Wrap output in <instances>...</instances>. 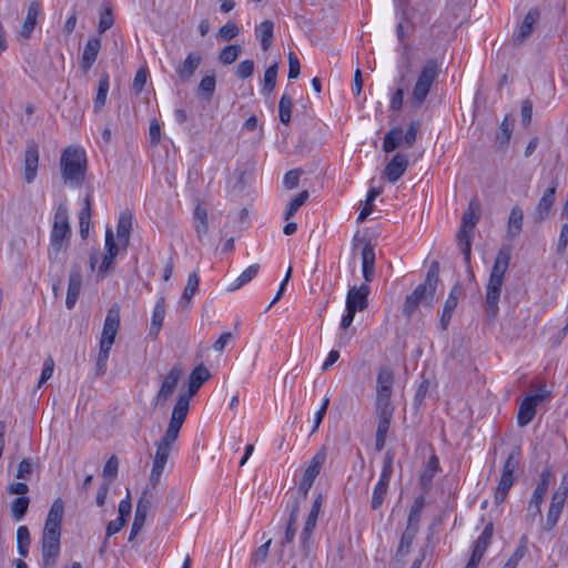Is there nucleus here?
I'll list each match as a JSON object with an SVG mask.
<instances>
[{"mask_svg": "<svg viewBox=\"0 0 568 568\" xmlns=\"http://www.w3.org/2000/svg\"><path fill=\"white\" fill-rule=\"evenodd\" d=\"M165 316V298L164 296H160L154 305L152 318H151V328L150 334L156 336L162 328L163 321Z\"/></svg>", "mask_w": 568, "mask_h": 568, "instance_id": "36", "label": "nucleus"}, {"mask_svg": "<svg viewBox=\"0 0 568 568\" xmlns=\"http://www.w3.org/2000/svg\"><path fill=\"white\" fill-rule=\"evenodd\" d=\"M479 203L471 201L463 213L462 224L457 233L458 246L464 255L466 265L470 264L473 232L479 221Z\"/></svg>", "mask_w": 568, "mask_h": 568, "instance_id": "7", "label": "nucleus"}, {"mask_svg": "<svg viewBox=\"0 0 568 568\" xmlns=\"http://www.w3.org/2000/svg\"><path fill=\"white\" fill-rule=\"evenodd\" d=\"M527 544H528L527 536L526 535L521 536L518 546L516 547V549L513 552V555L510 556V558L507 560L508 565H510L514 568H517L519 561L523 559V557L527 552Z\"/></svg>", "mask_w": 568, "mask_h": 568, "instance_id": "51", "label": "nucleus"}, {"mask_svg": "<svg viewBox=\"0 0 568 568\" xmlns=\"http://www.w3.org/2000/svg\"><path fill=\"white\" fill-rule=\"evenodd\" d=\"M504 278L489 275L488 284L486 286V305L487 314L490 317H496L499 311L498 302L501 294Z\"/></svg>", "mask_w": 568, "mask_h": 568, "instance_id": "15", "label": "nucleus"}, {"mask_svg": "<svg viewBox=\"0 0 568 568\" xmlns=\"http://www.w3.org/2000/svg\"><path fill=\"white\" fill-rule=\"evenodd\" d=\"M239 27L234 22H227L219 30V37L224 41H231L239 34Z\"/></svg>", "mask_w": 568, "mask_h": 568, "instance_id": "62", "label": "nucleus"}, {"mask_svg": "<svg viewBox=\"0 0 568 568\" xmlns=\"http://www.w3.org/2000/svg\"><path fill=\"white\" fill-rule=\"evenodd\" d=\"M91 199L90 194H88L84 199V206L81 209L79 214L80 235L82 239H85L89 234L91 225Z\"/></svg>", "mask_w": 568, "mask_h": 568, "instance_id": "39", "label": "nucleus"}, {"mask_svg": "<svg viewBox=\"0 0 568 568\" xmlns=\"http://www.w3.org/2000/svg\"><path fill=\"white\" fill-rule=\"evenodd\" d=\"M133 215L130 211H122L119 215L116 236L119 243L125 248L130 242Z\"/></svg>", "mask_w": 568, "mask_h": 568, "instance_id": "29", "label": "nucleus"}, {"mask_svg": "<svg viewBox=\"0 0 568 568\" xmlns=\"http://www.w3.org/2000/svg\"><path fill=\"white\" fill-rule=\"evenodd\" d=\"M119 469V460L115 456H111L104 467H103V477L110 483L112 481L116 475Z\"/></svg>", "mask_w": 568, "mask_h": 568, "instance_id": "59", "label": "nucleus"}, {"mask_svg": "<svg viewBox=\"0 0 568 568\" xmlns=\"http://www.w3.org/2000/svg\"><path fill=\"white\" fill-rule=\"evenodd\" d=\"M292 108H293V100L292 97L284 93L278 102V116L280 121L283 124H288L291 121L292 115Z\"/></svg>", "mask_w": 568, "mask_h": 568, "instance_id": "45", "label": "nucleus"}, {"mask_svg": "<svg viewBox=\"0 0 568 568\" xmlns=\"http://www.w3.org/2000/svg\"><path fill=\"white\" fill-rule=\"evenodd\" d=\"M310 196L308 191L304 190L301 193H298L287 205L284 219L287 221L290 220L297 211L298 209L307 201Z\"/></svg>", "mask_w": 568, "mask_h": 568, "instance_id": "49", "label": "nucleus"}, {"mask_svg": "<svg viewBox=\"0 0 568 568\" xmlns=\"http://www.w3.org/2000/svg\"><path fill=\"white\" fill-rule=\"evenodd\" d=\"M326 446H322L313 456L308 466L306 467L298 486V494L301 495L303 500L307 498L308 491L312 488L316 477L320 475L321 469L326 462Z\"/></svg>", "mask_w": 568, "mask_h": 568, "instance_id": "11", "label": "nucleus"}, {"mask_svg": "<svg viewBox=\"0 0 568 568\" xmlns=\"http://www.w3.org/2000/svg\"><path fill=\"white\" fill-rule=\"evenodd\" d=\"M260 265L252 264L245 271L241 273V275L230 285L229 291L233 292L251 282L258 273Z\"/></svg>", "mask_w": 568, "mask_h": 568, "instance_id": "43", "label": "nucleus"}, {"mask_svg": "<svg viewBox=\"0 0 568 568\" xmlns=\"http://www.w3.org/2000/svg\"><path fill=\"white\" fill-rule=\"evenodd\" d=\"M393 471V459L387 454L384 460L383 469L379 476V479L374 487L372 501H371V508L373 510H377L382 507L384 499L387 495L389 480Z\"/></svg>", "mask_w": 568, "mask_h": 568, "instance_id": "12", "label": "nucleus"}, {"mask_svg": "<svg viewBox=\"0 0 568 568\" xmlns=\"http://www.w3.org/2000/svg\"><path fill=\"white\" fill-rule=\"evenodd\" d=\"M558 181L555 179L550 182V185L544 191L538 204L536 206V220L541 222L549 216L550 210L556 201V191L558 187Z\"/></svg>", "mask_w": 568, "mask_h": 568, "instance_id": "18", "label": "nucleus"}, {"mask_svg": "<svg viewBox=\"0 0 568 568\" xmlns=\"http://www.w3.org/2000/svg\"><path fill=\"white\" fill-rule=\"evenodd\" d=\"M493 529L494 528H493V524L491 523L486 525V527L484 528L483 532L480 534V536L475 541V546H474L473 552L470 555L471 559L480 562V560L483 559V557H484L488 546L491 542Z\"/></svg>", "mask_w": 568, "mask_h": 568, "instance_id": "31", "label": "nucleus"}, {"mask_svg": "<svg viewBox=\"0 0 568 568\" xmlns=\"http://www.w3.org/2000/svg\"><path fill=\"white\" fill-rule=\"evenodd\" d=\"M274 23L271 20H264L256 29L255 34L261 42L263 51H267L273 42Z\"/></svg>", "mask_w": 568, "mask_h": 568, "instance_id": "35", "label": "nucleus"}, {"mask_svg": "<svg viewBox=\"0 0 568 568\" xmlns=\"http://www.w3.org/2000/svg\"><path fill=\"white\" fill-rule=\"evenodd\" d=\"M438 281L439 263L434 261L427 271L424 283L417 285L416 288L406 296L405 303L403 305L404 316L409 318L415 313L418 305L423 302L428 306L433 305Z\"/></svg>", "mask_w": 568, "mask_h": 568, "instance_id": "2", "label": "nucleus"}, {"mask_svg": "<svg viewBox=\"0 0 568 568\" xmlns=\"http://www.w3.org/2000/svg\"><path fill=\"white\" fill-rule=\"evenodd\" d=\"M524 225V211L519 205H515L511 207L508 221H507V227H506V237L508 240H515L517 239Z\"/></svg>", "mask_w": 568, "mask_h": 568, "instance_id": "27", "label": "nucleus"}, {"mask_svg": "<svg viewBox=\"0 0 568 568\" xmlns=\"http://www.w3.org/2000/svg\"><path fill=\"white\" fill-rule=\"evenodd\" d=\"M109 79H110L109 74L105 73V72L102 73L100 79H99L98 92H97V97H95V100H94V109L97 111L102 109L104 106V104H105L108 92H109V87H110V80Z\"/></svg>", "mask_w": 568, "mask_h": 568, "instance_id": "41", "label": "nucleus"}, {"mask_svg": "<svg viewBox=\"0 0 568 568\" xmlns=\"http://www.w3.org/2000/svg\"><path fill=\"white\" fill-rule=\"evenodd\" d=\"M513 132V123L508 121L507 116L503 120L499 125V132L497 133V141L505 145L509 142Z\"/></svg>", "mask_w": 568, "mask_h": 568, "instance_id": "57", "label": "nucleus"}, {"mask_svg": "<svg viewBox=\"0 0 568 568\" xmlns=\"http://www.w3.org/2000/svg\"><path fill=\"white\" fill-rule=\"evenodd\" d=\"M439 470V459L436 455L429 457L425 469L420 475L423 483L432 481L436 473Z\"/></svg>", "mask_w": 568, "mask_h": 568, "instance_id": "54", "label": "nucleus"}, {"mask_svg": "<svg viewBox=\"0 0 568 568\" xmlns=\"http://www.w3.org/2000/svg\"><path fill=\"white\" fill-rule=\"evenodd\" d=\"M241 51L242 48L239 44L226 45L221 51L219 59L223 64H231L239 58Z\"/></svg>", "mask_w": 568, "mask_h": 568, "instance_id": "53", "label": "nucleus"}, {"mask_svg": "<svg viewBox=\"0 0 568 568\" xmlns=\"http://www.w3.org/2000/svg\"><path fill=\"white\" fill-rule=\"evenodd\" d=\"M550 478V470L544 469L540 473L539 481L532 491V495L527 507V515L525 517V520L528 525H532L535 519L541 516V504L548 491Z\"/></svg>", "mask_w": 568, "mask_h": 568, "instance_id": "10", "label": "nucleus"}, {"mask_svg": "<svg viewBox=\"0 0 568 568\" xmlns=\"http://www.w3.org/2000/svg\"><path fill=\"white\" fill-rule=\"evenodd\" d=\"M568 246V223H564L560 227V234L557 242L556 252L564 255Z\"/></svg>", "mask_w": 568, "mask_h": 568, "instance_id": "64", "label": "nucleus"}, {"mask_svg": "<svg viewBox=\"0 0 568 568\" xmlns=\"http://www.w3.org/2000/svg\"><path fill=\"white\" fill-rule=\"evenodd\" d=\"M151 505H152L151 496L148 495L146 491H143L142 496L139 498V500L136 503L135 515L146 518L148 513L151 508Z\"/></svg>", "mask_w": 568, "mask_h": 568, "instance_id": "61", "label": "nucleus"}, {"mask_svg": "<svg viewBox=\"0 0 568 568\" xmlns=\"http://www.w3.org/2000/svg\"><path fill=\"white\" fill-rule=\"evenodd\" d=\"M418 528L406 526V529L402 534L399 545L396 550L397 556H406L412 547V544L418 532Z\"/></svg>", "mask_w": 568, "mask_h": 568, "instance_id": "40", "label": "nucleus"}, {"mask_svg": "<svg viewBox=\"0 0 568 568\" xmlns=\"http://www.w3.org/2000/svg\"><path fill=\"white\" fill-rule=\"evenodd\" d=\"M562 509L564 508H560L557 506H552V505L549 506L546 523L544 525V530L549 531L557 525Z\"/></svg>", "mask_w": 568, "mask_h": 568, "instance_id": "58", "label": "nucleus"}, {"mask_svg": "<svg viewBox=\"0 0 568 568\" xmlns=\"http://www.w3.org/2000/svg\"><path fill=\"white\" fill-rule=\"evenodd\" d=\"M211 377L209 369L199 365L195 367L189 377V389L186 393H182L179 395L178 400L173 407L172 414L179 419L185 420L189 409H190V400L197 393L200 387Z\"/></svg>", "mask_w": 568, "mask_h": 568, "instance_id": "8", "label": "nucleus"}, {"mask_svg": "<svg viewBox=\"0 0 568 568\" xmlns=\"http://www.w3.org/2000/svg\"><path fill=\"white\" fill-rule=\"evenodd\" d=\"M105 254L103 256L102 263L99 267V273L101 275L105 274L112 268L113 262L119 253V246L114 241V235L111 229L106 227L105 231Z\"/></svg>", "mask_w": 568, "mask_h": 568, "instance_id": "24", "label": "nucleus"}, {"mask_svg": "<svg viewBox=\"0 0 568 568\" xmlns=\"http://www.w3.org/2000/svg\"><path fill=\"white\" fill-rule=\"evenodd\" d=\"M404 142L403 129L400 126L392 128L383 139V151L390 153Z\"/></svg>", "mask_w": 568, "mask_h": 568, "instance_id": "38", "label": "nucleus"}, {"mask_svg": "<svg viewBox=\"0 0 568 568\" xmlns=\"http://www.w3.org/2000/svg\"><path fill=\"white\" fill-rule=\"evenodd\" d=\"M200 284V278L196 272H193L187 277V283L182 294V301L190 303L194 294L196 293Z\"/></svg>", "mask_w": 568, "mask_h": 568, "instance_id": "52", "label": "nucleus"}, {"mask_svg": "<svg viewBox=\"0 0 568 568\" xmlns=\"http://www.w3.org/2000/svg\"><path fill=\"white\" fill-rule=\"evenodd\" d=\"M30 499L26 496L17 497L11 504V516L16 521L21 520L29 507Z\"/></svg>", "mask_w": 568, "mask_h": 568, "instance_id": "46", "label": "nucleus"}, {"mask_svg": "<svg viewBox=\"0 0 568 568\" xmlns=\"http://www.w3.org/2000/svg\"><path fill=\"white\" fill-rule=\"evenodd\" d=\"M216 87L215 75H205L200 81L197 87V95L204 100L210 101L213 97Z\"/></svg>", "mask_w": 568, "mask_h": 568, "instance_id": "42", "label": "nucleus"}, {"mask_svg": "<svg viewBox=\"0 0 568 568\" xmlns=\"http://www.w3.org/2000/svg\"><path fill=\"white\" fill-rule=\"evenodd\" d=\"M64 515V503L57 498L47 515L42 538V568H54L60 556L61 525Z\"/></svg>", "mask_w": 568, "mask_h": 568, "instance_id": "1", "label": "nucleus"}, {"mask_svg": "<svg viewBox=\"0 0 568 568\" xmlns=\"http://www.w3.org/2000/svg\"><path fill=\"white\" fill-rule=\"evenodd\" d=\"M532 392L527 394L521 400L518 413L517 423L520 427L528 425L536 416V407L542 403L551 399L552 394L546 387L538 383H531Z\"/></svg>", "mask_w": 568, "mask_h": 568, "instance_id": "9", "label": "nucleus"}, {"mask_svg": "<svg viewBox=\"0 0 568 568\" xmlns=\"http://www.w3.org/2000/svg\"><path fill=\"white\" fill-rule=\"evenodd\" d=\"M101 49V39L98 37H91L87 41L82 57H81V69L88 72L94 64L99 51Z\"/></svg>", "mask_w": 568, "mask_h": 568, "instance_id": "26", "label": "nucleus"}, {"mask_svg": "<svg viewBox=\"0 0 568 568\" xmlns=\"http://www.w3.org/2000/svg\"><path fill=\"white\" fill-rule=\"evenodd\" d=\"M183 423L184 420L171 415L170 423L164 435L156 443V452L153 458V466L150 475V479L153 484L159 483L163 474L170 453L179 437Z\"/></svg>", "mask_w": 568, "mask_h": 568, "instance_id": "3", "label": "nucleus"}, {"mask_svg": "<svg viewBox=\"0 0 568 568\" xmlns=\"http://www.w3.org/2000/svg\"><path fill=\"white\" fill-rule=\"evenodd\" d=\"M379 194H381V189L372 187L368 191L366 200H365V204L357 216L358 223L364 222L368 217V215L373 212L374 201Z\"/></svg>", "mask_w": 568, "mask_h": 568, "instance_id": "44", "label": "nucleus"}, {"mask_svg": "<svg viewBox=\"0 0 568 568\" xmlns=\"http://www.w3.org/2000/svg\"><path fill=\"white\" fill-rule=\"evenodd\" d=\"M420 128L419 121H412L406 130L405 133H403L404 143L407 148H412L417 138V132Z\"/></svg>", "mask_w": 568, "mask_h": 568, "instance_id": "60", "label": "nucleus"}, {"mask_svg": "<svg viewBox=\"0 0 568 568\" xmlns=\"http://www.w3.org/2000/svg\"><path fill=\"white\" fill-rule=\"evenodd\" d=\"M276 79H277V63H273L270 65L265 72H264V83L262 92L265 94L271 93L276 85Z\"/></svg>", "mask_w": 568, "mask_h": 568, "instance_id": "50", "label": "nucleus"}, {"mask_svg": "<svg viewBox=\"0 0 568 568\" xmlns=\"http://www.w3.org/2000/svg\"><path fill=\"white\" fill-rule=\"evenodd\" d=\"M369 292L371 290L367 284L351 287L346 297V311L352 313L367 308Z\"/></svg>", "mask_w": 568, "mask_h": 568, "instance_id": "16", "label": "nucleus"}, {"mask_svg": "<svg viewBox=\"0 0 568 568\" xmlns=\"http://www.w3.org/2000/svg\"><path fill=\"white\" fill-rule=\"evenodd\" d=\"M394 405L389 398H375V412L377 416H393Z\"/></svg>", "mask_w": 568, "mask_h": 568, "instance_id": "55", "label": "nucleus"}, {"mask_svg": "<svg viewBox=\"0 0 568 568\" xmlns=\"http://www.w3.org/2000/svg\"><path fill=\"white\" fill-rule=\"evenodd\" d=\"M516 480L515 475L513 474H504L501 473L499 483L495 490L494 501L496 505H500L505 503L510 488L513 487Z\"/></svg>", "mask_w": 568, "mask_h": 568, "instance_id": "34", "label": "nucleus"}, {"mask_svg": "<svg viewBox=\"0 0 568 568\" xmlns=\"http://www.w3.org/2000/svg\"><path fill=\"white\" fill-rule=\"evenodd\" d=\"M302 173H303V171L301 169H294V170L286 172V174L284 175V180H283L284 186L287 190H293V189L297 187L298 182H300V176L302 175Z\"/></svg>", "mask_w": 568, "mask_h": 568, "instance_id": "63", "label": "nucleus"}, {"mask_svg": "<svg viewBox=\"0 0 568 568\" xmlns=\"http://www.w3.org/2000/svg\"><path fill=\"white\" fill-rule=\"evenodd\" d=\"M392 418L393 416H377V429L375 436V449L377 452L383 450L385 447Z\"/></svg>", "mask_w": 568, "mask_h": 568, "instance_id": "37", "label": "nucleus"}, {"mask_svg": "<svg viewBox=\"0 0 568 568\" xmlns=\"http://www.w3.org/2000/svg\"><path fill=\"white\" fill-rule=\"evenodd\" d=\"M510 258L511 246L508 244H503L496 254L489 275L505 278V274L509 267Z\"/></svg>", "mask_w": 568, "mask_h": 568, "instance_id": "25", "label": "nucleus"}, {"mask_svg": "<svg viewBox=\"0 0 568 568\" xmlns=\"http://www.w3.org/2000/svg\"><path fill=\"white\" fill-rule=\"evenodd\" d=\"M193 226L196 233V237L200 242H203L209 233L207 223V209L199 203L193 212Z\"/></svg>", "mask_w": 568, "mask_h": 568, "instance_id": "30", "label": "nucleus"}, {"mask_svg": "<svg viewBox=\"0 0 568 568\" xmlns=\"http://www.w3.org/2000/svg\"><path fill=\"white\" fill-rule=\"evenodd\" d=\"M39 166V146L34 140H28L23 158V178L28 184H31L36 178Z\"/></svg>", "mask_w": 568, "mask_h": 568, "instance_id": "14", "label": "nucleus"}, {"mask_svg": "<svg viewBox=\"0 0 568 568\" xmlns=\"http://www.w3.org/2000/svg\"><path fill=\"white\" fill-rule=\"evenodd\" d=\"M316 523L317 518L314 516H307L300 536L301 547L305 557H308L312 552V536L316 527Z\"/></svg>", "mask_w": 568, "mask_h": 568, "instance_id": "33", "label": "nucleus"}, {"mask_svg": "<svg viewBox=\"0 0 568 568\" xmlns=\"http://www.w3.org/2000/svg\"><path fill=\"white\" fill-rule=\"evenodd\" d=\"M439 74V63L436 59L427 60L417 75L412 91L409 104L412 109H419L425 102L430 88Z\"/></svg>", "mask_w": 568, "mask_h": 568, "instance_id": "6", "label": "nucleus"}, {"mask_svg": "<svg viewBox=\"0 0 568 568\" xmlns=\"http://www.w3.org/2000/svg\"><path fill=\"white\" fill-rule=\"evenodd\" d=\"M540 11L537 8H531L525 16L521 24L513 34V41L515 44H523L534 32L535 26L539 21Z\"/></svg>", "mask_w": 568, "mask_h": 568, "instance_id": "17", "label": "nucleus"}, {"mask_svg": "<svg viewBox=\"0 0 568 568\" xmlns=\"http://www.w3.org/2000/svg\"><path fill=\"white\" fill-rule=\"evenodd\" d=\"M121 310L119 304H113L106 313L100 343L104 345H113L115 336L120 328Z\"/></svg>", "mask_w": 568, "mask_h": 568, "instance_id": "13", "label": "nucleus"}, {"mask_svg": "<svg viewBox=\"0 0 568 568\" xmlns=\"http://www.w3.org/2000/svg\"><path fill=\"white\" fill-rule=\"evenodd\" d=\"M41 11V3L39 1H31L28 6L27 16L23 20L21 29L18 32V38L29 40L37 26L38 17Z\"/></svg>", "mask_w": 568, "mask_h": 568, "instance_id": "19", "label": "nucleus"}, {"mask_svg": "<svg viewBox=\"0 0 568 568\" xmlns=\"http://www.w3.org/2000/svg\"><path fill=\"white\" fill-rule=\"evenodd\" d=\"M181 376L182 368L179 365H175L170 369L156 393L155 398L158 402H163L171 397Z\"/></svg>", "mask_w": 568, "mask_h": 568, "instance_id": "22", "label": "nucleus"}, {"mask_svg": "<svg viewBox=\"0 0 568 568\" xmlns=\"http://www.w3.org/2000/svg\"><path fill=\"white\" fill-rule=\"evenodd\" d=\"M71 236L69 214L65 205L60 204L54 213V221L50 234L48 258L51 263L60 261L62 250L68 245Z\"/></svg>", "mask_w": 568, "mask_h": 568, "instance_id": "5", "label": "nucleus"}, {"mask_svg": "<svg viewBox=\"0 0 568 568\" xmlns=\"http://www.w3.org/2000/svg\"><path fill=\"white\" fill-rule=\"evenodd\" d=\"M424 508V498L418 497L413 506L409 509L408 518H407V525L409 527L418 528L419 529V523L422 517V511Z\"/></svg>", "mask_w": 568, "mask_h": 568, "instance_id": "47", "label": "nucleus"}, {"mask_svg": "<svg viewBox=\"0 0 568 568\" xmlns=\"http://www.w3.org/2000/svg\"><path fill=\"white\" fill-rule=\"evenodd\" d=\"M82 287L81 268L79 265H73L69 276L68 292L65 298V306L72 310L79 298Z\"/></svg>", "mask_w": 568, "mask_h": 568, "instance_id": "20", "label": "nucleus"}, {"mask_svg": "<svg viewBox=\"0 0 568 568\" xmlns=\"http://www.w3.org/2000/svg\"><path fill=\"white\" fill-rule=\"evenodd\" d=\"M394 379V373L389 367H381L376 378V397L392 399Z\"/></svg>", "mask_w": 568, "mask_h": 568, "instance_id": "23", "label": "nucleus"}, {"mask_svg": "<svg viewBox=\"0 0 568 568\" xmlns=\"http://www.w3.org/2000/svg\"><path fill=\"white\" fill-rule=\"evenodd\" d=\"M202 57L199 52H190L184 61L176 68L179 79L183 82L190 80L201 64Z\"/></svg>", "mask_w": 568, "mask_h": 568, "instance_id": "28", "label": "nucleus"}, {"mask_svg": "<svg viewBox=\"0 0 568 568\" xmlns=\"http://www.w3.org/2000/svg\"><path fill=\"white\" fill-rule=\"evenodd\" d=\"M30 532L28 527L20 526L17 529V545H18V551L22 557H26L29 552V546H30Z\"/></svg>", "mask_w": 568, "mask_h": 568, "instance_id": "48", "label": "nucleus"}, {"mask_svg": "<svg viewBox=\"0 0 568 568\" xmlns=\"http://www.w3.org/2000/svg\"><path fill=\"white\" fill-rule=\"evenodd\" d=\"M61 173L71 186H81L87 171L85 151L80 146L65 148L60 160Z\"/></svg>", "mask_w": 568, "mask_h": 568, "instance_id": "4", "label": "nucleus"}, {"mask_svg": "<svg viewBox=\"0 0 568 568\" xmlns=\"http://www.w3.org/2000/svg\"><path fill=\"white\" fill-rule=\"evenodd\" d=\"M408 159L403 153H396L384 169V176L388 182H397L406 172Z\"/></svg>", "mask_w": 568, "mask_h": 568, "instance_id": "21", "label": "nucleus"}, {"mask_svg": "<svg viewBox=\"0 0 568 568\" xmlns=\"http://www.w3.org/2000/svg\"><path fill=\"white\" fill-rule=\"evenodd\" d=\"M114 23V18L112 14V10L110 8H104V10L100 13L98 31L99 33H104L108 31Z\"/></svg>", "mask_w": 568, "mask_h": 568, "instance_id": "56", "label": "nucleus"}, {"mask_svg": "<svg viewBox=\"0 0 568 568\" xmlns=\"http://www.w3.org/2000/svg\"><path fill=\"white\" fill-rule=\"evenodd\" d=\"M362 271L365 281L372 282L375 271V251L369 242H366L362 248Z\"/></svg>", "mask_w": 568, "mask_h": 568, "instance_id": "32", "label": "nucleus"}]
</instances>
